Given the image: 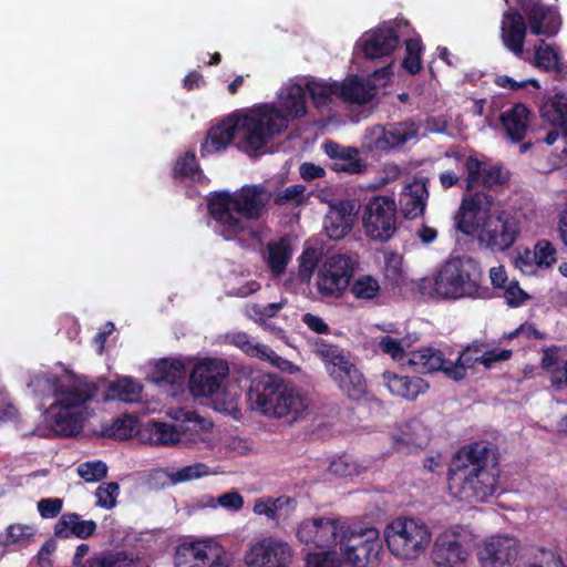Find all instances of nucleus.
Wrapping results in <instances>:
<instances>
[{
	"mask_svg": "<svg viewBox=\"0 0 567 567\" xmlns=\"http://www.w3.org/2000/svg\"><path fill=\"white\" fill-rule=\"evenodd\" d=\"M28 386L38 396L53 398L37 427L39 435L71 437L83 430L91 416L87 404L96 394L94 382L68 370L39 371L31 377Z\"/></svg>",
	"mask_w": 567,
	"mask_h": 567,
	"instance_id": "1",
	"label": "nucleus"
},
{
	"mask_svg": "<svg viewBox=\"0 0 567 567\" xmlns=\"http://www.w3.org/2000/svg\"><path fill=\"white\" fill-rule=\"evenodd\" d=\"M270 198L271 193L265 185H245L234 193L215 194L209 199L208 208L217 223V231L225 239L244 234L261 241V231L251 226V220L262 216Z\"/></svg>",
	"mask_w": 567,
	"mask_h": 567,
	"instance_id": "2",
	"label": "nucleus"
},
{
	"mask_svg": "<svg viewBox=\"0 0 567 567\" xmlns=\"http://www.w3.org/2000/svg\"><path fill=\"white\" fill-rule=\"evenodd\" d=\"M489 451L483 445L461 450L453 458L449 489L462 502H484L496 489V476L487 468Z\"/></svg>",
	"mask_w": 567,
	"mask_h": 567,
	"instance_id": "3",
	"label": "nucleus"
},
{
	"mask_svg": "<svg viewBox=\"0 0 567 567\" xmlns=\"http://www.w3.org/2000/svg\"><path fill=\"white\" fill-rule=\"evenodd\" d=\"M248 403L251 410L262 415L296 421L308 410L310 400L282 379L265 374L252 381Z\"/></svg>",
	"mask_w": 567,
	"mask_h": 567,
	"instance_id": "4",
	"label": "nucleus"
},
{
	"mask_svg": "<svg viewBox=\"0 0 567 567\" xmlns=\"http://www.w3.org/2000/svg\"><path fill=\"white\" fill-rule=\"evenodd\" d=\"M477 262L470 257H454L446 260L425 281L424 288L440 299L455 300L461 298H485L488 288L481 285V275Z\"/></svg>",
	"mask_w": 567,
	"mask_h": 567,
	"instance_id": "5",
	"label": "nucleus"
},
{
	"mask_svg": "<svg viewBox=\"0 0 567 567\" xmlns=\"http://www.w3.org/2000/svg\"><path fill=\"white\" fill-rule=\"evenodd\" d=\"M259 112L248 110L235 113L208 132L202 145V155L225 150L231 141H238V147L247 153L261 150L268 142L259 126Z\"/></svg>",
	"mask_w": 567,
	"mask_h": 567,
	"instance_id": "6",
	"label": "nucleus"
},
{
	"mask_svg": "<svg viewBox=\"0 0 567 567\" xmlns=\"http://www.w3.org/2000/svg\"><path fill=\"white\" fill-rule=\"evenodd\" d=\"M251 110L259 112V126L268 142L284 132L289 121L307 113L303 84L297 80H289L279 91L277 105L262 104Z\"/></svg>",
	"mask_w": 567,
	"mask_h": 567,
	"instance_id": "7",
	"label": "nucleus"
},
{
	"mask_svg": "<svg viewBox=\"0 0 567 567\" xmlns=\"http://www.w3.org/2000/svg\"><path fill=\"white\" fill-rule=\"evenodd\" d=\"M383 537L389 551L398 559H417L430 546L432 532L422 519L400 516L385 525Z\"/></svg>",
	"mask_w": 567,
	"mask_h": 567,
	"instance_id": "8",
	"label": "nucleus"
},
{
	"mask_svg": "<svg viewBox=\"0 0 567 567\" xmlns=\"http://www.w3.org/2000/svg\"><path fill=\"white\" fill-rule=\"evenodd\" d=\"M326 370L339 390L352 400H360L367 393V382L353 359L337 346L317 339L312 346Z\"/></svg>",
	"mask_w": 567,
	"mask_h": 567,
	"instance_id": "9",
	"label": "nucleus"
},
{
	"mask_svg": "<svg viewBox=\"0 0 567 567\" xmlns=\"http://www.w3.org/2000/svg\"><path fill=\"white\" fill-rule=\"evenodd\" d=\"M337 548L344 567H378L381 561L382 543L374 527L347 520Z\"/></svg>",
	"mask_w": 567,
	"mask_h": 567,
	"instance_id": "10",
	"label": "nucleus"
},
{
	"mask_svg": "<svg viewBox=\"0 0 567 567\" xmlns=\"http://www.w3.org/2000/svg\"><path fill=\"white\" fill-rule=\"evenodd\" d=\"M175 567H240L235 555L216 537L190 536L175 548Z\"/></svg>",
	"mask_w": 567,
	"mask_h": 567,
	"instance_id": "11",
	"label": "nucleus"
},
{
	"mask_svg": "<svg viewBox=\"0 0 567 567\" xmlns=\"http://www.w3.org/2000/svg\"><path fill=\"white\" fill-rule=\"evenodd\" d=\"M478 535L468 524H453L436 537L433 559L439 567H463L468 561Z\"/></svg>",
	"mask_w": 567,
	"mask_h": 567,
	"instance_id": "12",
	"label": "nucleus"
},
{
	"mask_svg": "<svg viewBox=\"0 0 567 567\" xmlns=\"http://www.w3.org/2000/svg\"><path fill=\"white\" fill-rule=\"evenodd\" d=\"M295 551L281 537L264 535L249 542L243 554L245 567H290Z\"/></svg>",
	"mask_w": 567,
	"mask_h": 567,
	"instance_id": "13",
	"label": "nucleus"
},
{
	"mask_svg": "<svg viewBox=\"0 0 567 567\" xmlns=\"http://www.w3.org/2000/svg\"><path fill=\"white\" fill-rule=\"evenodd\" d=\"M365 235L377 241L389 240L396 230V204L389 196H373L362 214Z\"/></svg>",
	"mask_w": 567,
	"mask_h": 567,
	"instance_id": "14",
	"label": "nucleus"
},
{
	"mask_svg": "<svg viewBox=\"0 0 567 567\" xmlns=\"http://www.w3.org/2000/svg\"><path fill=\"white\" fill-rule=\"evenodd\" d=\"M347 519L331 517H309L296 528L298 542L313 550L337 547Z\"/></svg>",
	"mask_w": 567,
	"mask_h": 567,
	"instance_id": "15",
	"label": "nucleus"
},
{
	"mask_svg": "<svg viewBox=\"0 0 567 567\" xmlns=\"http://www.w3.org/2000/svg\"><path fill=\"white\" fill-rule=\"evenodd\" d=\"M494 198L485 192H475L463 197L456 227L465 235H480L485 224L494 216Z\"/></svg>",
	"mask_w": 567,
	"mask_h": 567,
	"instance_id": "16",
	"label": "nucleus"
},
{
	"mask_svg": "<svg viewBox=\"0 0 567 567\" xmlns=\"http://www.w3.org/2000/svg\"><path fill=\"white\" fill-rule=\"evenodd\" d=\"M393 75L392 65H385L367 79L351 75L339 82V99L347 103L365 104L370 102L379 87L385 86Z\"/></svg>",
	"mask_w": 567,
	"mask_h": 567,
	"instance_id": "17",
	"label": "nucleus"
},
{
	"mask_svg": "<svg viewBox=\"0 0 567 567\" xmlns=\"http://www.w3.org/2000/svg\"><path fill=\"white\" fill-rule=\"evenodd\" d=\"M229 374L227 361L216 358L199 360L189 375V390L195 396H210L223 386Z\"/></svg>",
	"mask_w": 567,
	"mask_h": 567,
	"instance_id": "18",
	"label": "nucleus"
},
{
	"mask_svg": "<svg viewBox=\"0 0 567 567\" xmlns=\"http://www.w3.org/2000/svg\"><path fill=\"white\" fill-rule=\"evenodd\" d=\"M357 260L347 255L329 257L318 274V288L326 296L339 297L349 286Z\"/></svg>",
	"mask_w": 567,
	"mask_h": 567,
	"instance_id": "19",
	"label": "nucleus"
},
{
	"mask_svg": "<svg viewBox=\"0 0 567 567\" xmlns=\"http://www.w3.org/2000/svg\"><path fill=\"white\" fill-rule=\"evenodd\" d=\"M519 554L518 540L508 534L483 538L477 547L480 567H509Z\"/></svg>",
	"mask_w": 567,
	"mask_h": 567,
	"instance_id": "20",
	"label": "nucleus"
},
{
	"mask_svg": "<svg viewBox=\"0 0 567 567\" xmlns=\"http://www.w3.org/2000/svg\"><path fill=\"white\" fill-rule=\"evenodd\" d=\"M400 28V22H384L364 32L357 41L355 48L367 59L374 60L390 56L399 47Z\"/></svg>",
	"mask_w": 567,
	"mask_h": 567,
	"instance_id": "21",
	"label": "nucleus"
},
{
	"mask_svg": "<svg viewBox=\"0 0 567 567\" xmlns=\"http://www.w3.org/2000/svg\"><path fill=\"white\" fill-rule=\"evenodd\" d=\"M518 235L519 224L516 217L505 210H498L485 224L478 238L492 249L505 250L516 241Z\"/></svg>",
	"mask_w": 567,
	"mask_h": 567,
	"instance_id": "22",
	"label": "nucleus"
},
{
	"mask_svg": "<svg viewBox=\"0 0 567 567\" xmlns=\"http://www.w3.org/2000/svg\"><path fill=\"white\" fill-rule=\"evenodd\" d=\"M172 419L179 422L177 425L179 443L187 447L210 446L209 437L213 423L199 416L193 411L183 409L176 410L169 414Z\"/></svg>",
	"mask_w": 567,
	"mask_h": 567,
	"instance_id": "23",
	"label": "nucleus"
},
{
	"mask_svg": "<svg viewBox=\"0 0 567 567\" xmlns=\"http://www.w3.org/2000/svg\"><path fill=\"white\" fill-rule=\"evenodd\" d=\"M529 30L535 35L555 37L561 27V16L555 6L538 0H528L522 4Z\"/></svg>",
	"mask_w": 567,
	"mask_h": 567,
	"instance_id": "24",
	"label": "nucleus"
},
{
	"mask_svg": "<svg viewBox=\"0 0 567 567\" xmlns=\"http://www.w3.org/2000/svg\"><path fill=\"white\" fill-rule=\"evenodd\" d=\"M466 171V190L477 186L495 187L508 181V172L499 165H491L476 157L470 156L464 162Z\"/></svg>",
	"mask_w": 567,
	"mask_h": 567,
	"instance_id": "25",
	"label": "nucleus"
},
{
	"mask_svg": "<svg viewBox=\"0 0 567 567\" xmlns=\"http://www.w3.org/2000/svg\"><path fill=\"white\" fill-rule=\"evenodd\" d=\"M452 355L453 351L450 348L422 347L409 352L406 364L420 373L441 371L447 377Z\"/></svg>",
	"mask_w": 567,
	"mask_h": 567,
	"instance_id": "26",
	"label": "nucleus"
},
{
	"mask_svg": "<svg viewBox=\"0 0 567 567\" xmlns=\"http://www.w3.org/2000/svg\"><path fill=\"white\" fill-rule=\"evenodd\" d=\"M383 332L385 334L377 339V349L400 364L406 363L409 349L419 340V337L415 333L403 337L393 336L399 331L392 323L384 327Z\"/></svg>",
	"mask_w": 567,
	"mask_h": 567,
	"instance_id": "27",
	"label": "nucleus"
},
{
	"mask_svg": "<svg viewBox=\"0 0 567 567\" xmlns=\"http://www.w3.org/2000/svg\"><path fill=\"white\" fill-rule=\"evenodd\" d=\"M384 386L398 398L414 401L429 390V383L421 377L404 375L392 371L382 374Z\"/></svg>",
	"mask_w": 567,
	"mask_h": 567,
	"instance_id": "28",
	"label": "nucleus"
},
{
	"mask_svg": "<svg viewBox=\"0 0 567 567\" xmlns=\"http://www.w3.org/2000/svg\"><path fill=\"white\" fill-rule=\"evenodd\" d=\"M354 204L351 200H341L330 205L324 218V229L331 239H341L353 227Z\"/></svg>",
	"mask_w": 567,
	"mask_h": 567,
	"instance_id": "29",
	"label": "nucleus"
},
{
	"mask_svg": "<svg viewBox=\"0 0 567 567\" xmlns=\"http://www.w3.org/2000/svg\"><path fill=\"white\" fill-rule=\"evenodd\" d=\"M323 150L334 161L332 168L336 172L360 174L367 168L365 162L359 157V150L357 147L327 142L323 144Z\"/></svg>",
	"mask_w": 567,
	"mask_h": 567,
	"instance_id": "30",
	"label": "nucleus"
},
{
	"mask_svg": "<svg viewBox=\"0 0 567 567\" xmlns=\"http://www.w3.org/2000/svg\"><path fill=\"white\" fill-rule=\"evenodd\" d=\"M429 192L422 179H413L404 185L401 190L399 204L405 218H416L421 216L426 207Z\"/></svg>",
	"mask_w": 567,
	"mask_h": 567,
	"instance_id": "31",
	"label": "nucleus"
},
{
	"mask_svg": "<svg viewBox=\"0 0 567 567\" xmlns=\"http://www.w3.org/2000/svg\"><path fill=\"white\" fill-rule=\"evenodd\" d=\"M501 31L504 45L515 55H522L526 37L524 17L516 11H506L503 14Z\"/></svg>",
	"mask_w": 567,
	"mask_h": 567,
	"instance_id": "32",
	"label": "nucleus"
},
{
	"mask_svg": "<svg viewBox=\"0 0 567 567\" xmlns=\"http://www.w3.org/2000/svg\"><path fill=\"white\" fill-rule=\"evenodd\" d=\"M483 343L474 342L461 353L450 357V368L447 378L460 381L465 378L467 369H472L477 364L483 365L481 358Z\"/></svg>",
	"mask_w": 567,
	"mask_h": 567,
	"instance_id": "33",
	"label": "nucleus"
},
{
	"mask_svg": "<svg viewBox=\"0 0 567 567\" xmlns=\"http://www.w3.org/2000/svg\"><path fill=\"white\" fill-rule=\"evenodd\" d=\"M141 439L152 445L173 446L179 443L177 425L150 421L141 430Z\"/></svg>",
	"mask_w": 567,
	"mask_h": 567,
	"instance_id": "34",
	"label": "nucleus"
},
{
	"mask_svg": "<svg viewBox=\"0 0 567 567\" xmlns=\"http://www.w3.org/2000/svg\"><path fill=\"white\" fill-rule=\"evenodd\" d=\"M293 254L291 240L287 237L267 245L265 261L272 277H280L285 274L288 262Z\"/></svg>",
	"mask_w": 567,
	"mask_h": 567,
	"instance_id": "35",
	"label": "nucleus"
},
{
	"mask_svg": "<svg viewBox=\"0 0 567 567\" xmlns=\"http://www.w3.org/2000/svg\"><path fill=\"white\" fill-rule=\"evenodd\" d=\"M96 529L94 520H84L78 514L69 513L61 516L54 527L55 536L60 538H69L75 536L79 538H87Z\"/></svg>",
	"mask_w": 567,
	"mask_h": 567,
	"instance_id": "36",
	"label": "nucleus"
},
{
	"mask_svg": "<svg viewBox=\"0 0 567 567\" xmlns=\"http://www.w3.org/2000/svg\"><path fill=\"white\" fill-rule=\"evenodd\" d=\"M393 441L398 450L406 447L409 451L424 447L429 442L426 427L419 421L404 424L398 433L393 434Z\"/></svg>",
	"mask_w": 567,
	"mask_h": 567,
	"instance_id": "37",
	"label": "nucleus"
},
{
	"mask_svg": "<svg viewBox=\"0 0 567 567\" xmlns=\"http://www.w3.org/2000/svg\"><path fill=\"white\" fill-rule=\"evenodd\" d=\"M311 96L315 106L319 110L329 107L333 99H339V82L321 79L306 80L303 83Z\"/></svg>",
	"mask_w": 567,
	"mask_h": 567,
	"instance_id": "38",
	"label": "nucleus"
},
{
	"mask_svg": "<svg viewBox=\"0 0 567 567\" xmlns=\"http://www.w3.org/2000/svg\"><path fill=\"white\" fill-rule=\"evenodd\" d=\"M534 64L536 68L545 71H555L561 73L565 70V63L559 49L544 40L536 42L534 48Z\"/></svg>",
	"mask_w": 567,
	"mask_h": 567,
	"instance_id": "39",
	"label": "nucleus"
},
{
	"mask_svg": "<svg viewBox=\"0 0 567 567\" xmlns=\"http://www.w3.org/2000/svg\"><path fill=\"white\" fill-rule=\"evenodd\" d=\"M528 110L523 104H516L502 115V123L512 142H519L525 136L528 123Z\"/></svg>",
	"mask_w": 567,
	"mask_h": 567,
	"instance_id": "40",
	"label": "nucleus"
},
{
	"mask_svg": "<svg viewBox=\"0 0 567 567\" xmlns=\"http://www.w3.org/2000/svg\"><path fill=\"white\" fill-rule=\"evenodd\" d=\"M567 542H559L555 549L539 547L525 561L524 567H565Z\"/></svg>",
	"mask_w": 567,
	"mask_h": 567,
	"instance_id": "41",
	"label": "nucleus"
},
{
	"mask_svg": "<svg viewBox=\"0 0 567 567\" xmlns=\"http://www.w3.org/2000/svg\"><path fill=\"white\" fill-rule=\"evenodd\" d=\"M37 529L29 524H11L0 534V545L10 549H20L30 545Z\"/></svg>",
	"mask_w": 567,
	"mask_h": 567,
	"instance_id": "42",
	"label": "nucleus"
},
{
	"mask_svg": "<svg viewBox=\"0 0 567 567\" xmlns=\"http://www.w3.org/2000/svg\"><path fill=\"white\" fill-rule=\"evenodd\" d=\"M140 423L137 417L133 415H123L113 420L111 423H105L101 426V434L105 437L126 440L131 439L137 433L141 434Z\"/></svg>",
	"mask_w": 567,
	"mask_h": 567,
	"instance_id": "43",
	"label": "nucleus"
},
{
	"mask_svg": "<svg viewBox=\"0 0 567 567\" xmlns=\"http://www.w3.org/2000/svg\"><path fill=\"white\" fill-rule=\"evenodd\" d=\"M542 367L550 373V382L556 389L567 388V360L561 361L557 348L544 350Z\"/></svg>",
	"mask_w": 567,
	"mask_h": 567,
	"instance_id": "44",
	"label": "nucleus"
},
{
	"mask_svg": "<svg viewBox=\"0 0 567 567\" xmlns=\"http://www.w3.org/2000/svg\"><path fill=\"white\" fill-rule=\"evenodd\" d=\"M540 113L550 124L567 128V94H556L544 102Z\"/></svg>",
	"mask_w": 567,
	"mask_h": 567,
	"instance_id": "45",
	"label": "nucleus"
},
{
	"mask_svg": "<svg viewBox=\"0 0 567 567\" xmlns=\"http://www.w3.org/2000/svg\"><path fill=\"white\" fill-rule=\"evenodd\" d=\"M162 473L174 485L198 480L214 474V472L205 463H194L181 468H166Z\"/></svg>",
	"mask_w": 567,
	"mask_h": 567,
	"instance_id": "46",
	"label": "nucleus"
},
{
	"mask_svg": "<svg viewBox=\"0 0 567 567\" xmlns=\"http://www.w3.org/2000/svg\"><path fill=\"white\" fill-rule=\"evenodd\" d=\"M142 386L128 377H123L109 385V396L126 403L137 402L141 398Z\"/></svg>",
	"mask_w": 567,
	"mask_h": 567,
	"instance_id": "47",
	"label": "nucleus"
},
{
	"mask_svg": "<svg viewBox=\"0 0 567 567\" xmlns=\"http://www.w3.org/2000/svg\"><path fill=\"white\" fill-rule=\"evenodd\" d=\"M389 124L374 125L368 128L362 137V147L369 152H389L392 150L389 137Z\"/></svg>",
	"mask_w": 567,
	"mask_h": 567,
	"instance_id": "48",
	"label": "nucleus"
},
{
	"mask_svg": "<svg viewBox=\"0 0 567 567\" xmlns=\"http://www.w3.org/2000/svg\"><path fill=\"white\" fill-rule=\"evenodd\" d=\"M155 377L156 382H165L168 384H177L184 380L185 367L178 359H165L156 364Z\"/></svg>",
	"mask_w": 567,
	"mask_h": 567,
	"instance_id": "49",
	"label": "nucleus"
},
{
	"mask_svg": "<svg viewBox=\"0 0 567 567\" xmlns=\"http://www.w3.org/2000/svg\"><path fill=\"white\" fill-rule=\"evenodd\" d=\"M225 341L240 349L245 354L262 359L268 346L254 342V340L245 332H231L225 336Z\"/></svg>",
	"mask_w": 567,
	"mask_h": 567,
	"instance_id": "50",
	"label": "nucleus"
},
{
	"mask_svg": "<svg viewBox=\"0 0 567 567\" xmlns=\"http://www.w3.org/2000/svg\"><path fill=\"white\" fill-rule=\"evenodd\" d=\"M392 150L404 145L408 142L416 141L419 126L412 121H403L389 124Z\"/></svg>",
	"mask_w": 567,
	"mask_h": 567,
	"instance_id": "51",
	"label": "nucleus"
},
{
	"mask_svg": "<svg viewBox=\"0 0 567 567\" xmlns=\"http://www.w3.org/2000/svg\"><path fill=\"white\" fill-rule=\"evenodd\" d=\"M305 567H344L337 547L312 550L306 555Z\"/></svg>",
	"mask_w": 567,
	"mask_h": 567,
	"instance_id": "52",
	"label": "nucleus"
},
{
	"mask_svg": "<svg viewBox=\"0 0 567 567\" xmlns=\"http://www.w3.org/2000/svg\"><path fill=\"white\" fill-rule=\"evenodd\" d=\"M175 173L176 175L188 178L192 182H197L200 184L206 182V177L199 169L195 154L193 152H186L177 159L175 165Z\"/></svg>",
	"mask_w": 567,
	"mask_h": 567,
	"instance_id": "53",
	"label": "nucleus"
},
{
	"mask_svg": "<svg viewBox=\"0 0 567 567\" xmlns=\"http://www.w3.org/2000/svg\"><path fill=\"white\" fill-rule=\"evenodd\" d=\"M380 290L378 279L370 275L358 277L351 286V292L358 299L372 300L379 296Z\"/></svg>",
	"mask_w": 567,
	"mask_h": 567,
	"instance_id": "54",
	"label": "nucleus"
},
{
	"mask_svg": "<svg viewBox=\"0 0 567 567\" xmlns=\"http://www.w3.org/2000/svg\"><path fill=\"white\" fill-rule=\"evenodd\" d=\"M365 466L360 465L350 455H342L333 458L328 467V471L337 476H348L360 474Z\"/></svg>",
	"mask_w": 567,
	"mask_h": 567,
	"instance_id": "55",
	"label": "nucleus"
},
{
	"mask_svg": "<svg viewBox=\"0 0 567 567\" xmlns=\"http://www.w3.org/2000/svg\"><path fill=\"white\" fill-rule=\"evenodd\" d=\"M422 43L419 38H412L405 41L406 56L403 60V68L411 74L421 70Z\"/></svg>",
	"mask_w": 567,
	"mask_h": 567,
	"instance_id": "56",
	"label": "nucleus"
},
{
	"mask_svg": "<svg viewBox=\"0 0 567 567\" xmlns=\"http://www.w3.org/2000/svg\"><path fill=\"white\" fill-rule=\"evenodd\" d=\"M285 303V301L274 302L267 306L251 303L246 307L245 312L248 318L260 324H266V321L275 317L282 309Z\"/></svg>",
	"mask_w": 567,
	"mask_h": 567,
	"instance_id": "57",
	"label": "nucleus"
},
{
	"mask_svg": "<svg viewBox=\"0 0 567 567\" xmlns=\"http://www.w3.org/2000/svg\"><path fill=\"white\" fill-rule=\"evenodd\" d=\"M120 485L115 482L101 484L95 491L96 505L104 509H112L117 504Z\"/></svg>",
	"mask_w": 567,
	"mask_h": 567,
	"instance_id": "58",
	"label": "nucleus"
},
{
	"mask_svg": "<svg viewBox=\"0 0 567 567\" xmlns=\"http://www.w3.org/2000/svg\"><path fill=\"white\" fill-rule=\"evenodd\" d=\"M555 246L546 240H538L534 247V258L537 267L550 268L557 260Z\"/></svg>",
	"mask_w": 567,
	"mask_h": 567,
	"instance_id": "59",
	"label": "nucleus"
},
{
	"mask_svg": "<svg viewBox=\"0 0 567 567\" xmlns=\"http://www.w3.org/2000/svg\"><path fill=\"white\" fill-rule=\"evenodd\" d=\"M306 199V187L301 184L291 185L275 196L278 205H301Z\"/></svg>",
	"mask_w": 567,
	"mask_h": 567,
	"instance_id": "60",
	"label": "nucleus"
},
{
	"mask_svg": "<svg viewBox=\"0 0 567 567\" xmlns=\"http://www.w3.org/2000/svg\"><path fill=\"white\" fill-rule=\"evenodd\" d=\"M320 252L317 248L307 247L299 257V277L309 281L319 261Z\"/></svg>",
	"mask_w": 567,
	"mask_h": 567,
	"instance_id": "61",
	"label": "nucleus"
},
{
	"mask_svg": "<svg viewBox=\"0 0 567 567\" xmlns=\"http://www.w3.org/2000/svg\"><path fill=\"white\" fill-rule=\"evenodd\" d=\"M78 474L86 482H97L106 477L107 466L102 461L84 462L78 466Z\"/></svg>",
	"mask_w": 567,
	"mask_h": 567,
	"instance_id": "62",
	"label": "nucleus"
},
{
	"mask_svg": "<svg viewBox=\"0 0 567 567\" xmlns=\"http://www.w3.org/2000/svg\"><path fill=\"white\" fill-rule=\"evenodd\" d=\"M297 502L295 498L282 495L276 497V525L287 522L296 512Z\"/></svg>",
	"mask_w": 567,
	"mask_h": 567,
	"instance_id": "63",
	"label": "nucleus"
},
{
	"mask_svg": "<svg viewBox=\"0 0 567 567\" xmlns=\"http://www.w3.org/2000/svg\"><path fill=\"white\" fill-rule=\"evenodd\" d=\"M125 560L124 553L100 555L87 559L80 567H118Z\"/></svg>",
	"mask_w": 567,
	"mask_h": 567,
	"instance_id": "64",
	"label": "nucleus"
}]
</instances>
